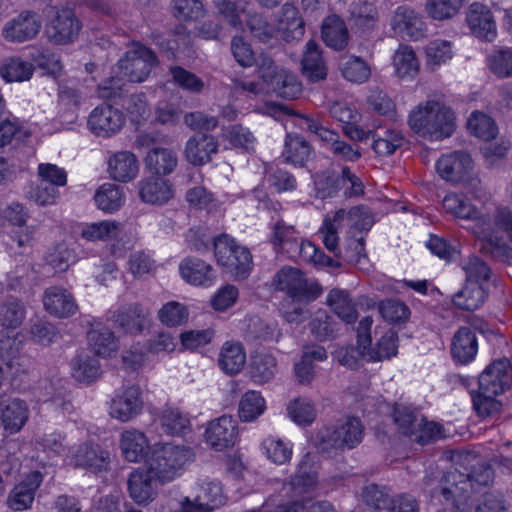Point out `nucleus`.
I'll return each instance as SVG.
<instances>
[{
	"mask_svg": "<svg viewBox=\"0 0 512 512\" xmlns=\"http://www.w3.org/2000/svg\"><path fill=\"white\" fill-rule=\"evenodd\" d=\"M393 420L403 435L413 437L422 426L423 418L419 413L405 405H396L393 410Z\"/></svg>",
	"mask_w": 512,
	"mask_h": 512,
	"instance_id": "09e8293b",
	"label": "nucleus"
},
{
	"mask_svg": "<svg viewBox=\"0 0 512 512\" xmlns=\"http://www.w3.org/2000/svg\"><path fill=\"white\" fill-rule=\"evenodd\" d=\"M478 351L476 334L469 327H460L451 343L452 358L460 364L471 362Z\"/></svg>",
	"mask_w": 512,
	"mask_h": 512,
	"instance_id": "c756f323",
	"label": "nucleus"
},
{
	"mask_svg": "<svg viewBox=\"0 0 512 512\" xmlns=\"http://www.w3.org/2000/svg\"><path fill=\"white\" fill-rule=\"evenodd\" d=\"M143 408L140 388L130 385L119 389L110 404L111 417L128 422L138 416Z\"/></svg>",
	"mask_w": 512,
	"mask_h": 512,
	"instance_id": "2eb2a0df",
	"label": "nucleus"
},
{
	"mask_svg": "<svg viewBox=\"0 0 512 512\" xmlns=\"http://www.w3.org/2000/svg\"><path fill=\"white\" fill-rule=\"evenodd\" d=\"M299 233L293 225H288L283 219H279L272 227L270 242L278 253L291 256L297 249L300 241Z\"/></svg>",
	"mask_w": 512,
	"mask_h": 512,
	"instance_id": "72a5a7b5",
	"label": "nucleus"
},
{
	"mask_svg": "<svg viewBox=\"0 0 512 512\" xmlns=\"http://www.w3.org/2000/svg\"><path fill=\"white\" fill-rule=\"evenodd\" d=\"M289 417L298 425H310L316 419L317 411L313 402L307 398L299 397L287 406Z\"/></svg>",
	"mask_w": 512,
	"mask_h": 512,
	"instance_id": "052dcab7",
	"label": "nucleus"
},
{
	"mask_svg": "<svg viewBox=\"0 0 512 512\" xmlns=\"http://www.w3.org/2000/svg\"><path fill=\"white\" fill-rule=\"evenodd\" d=\"M351 16L355 25L364 31L374 29L379 18L374 4L365 1L352 5Z\"/></svg>",
	"mask_w": 512,
	"mask_h": 512,
	"instance_id": "0e129e2a",
	"label": "nucleus"
},
{
	"mask_svg": "<svg viewBox=\"0 0 512 512\" xmlns=\"http://www.w3.org/2000/svg\"><path fill=\"white\" fill-rule=\"evenodd\" d=\"M41 27L40 15L35 11L24 10L4 24L1 35L8 42L23 43L34 39Z\"/></svg>",
	"mask_w": 512,
	"mask_h": 512,
	"instance_id": "9d476101",
	"label": "nucleus"
},
{
	"mask_svg": "<svg viewBox=\"0 0 512 512\" xmlns=\"http://www.w3.org/2000/svg\"><path fill=\"white\" fill-rule=\"evenodd\" d=\"M141 200L149 204L162 205L174 197V190L168 180L146 178L138 183Z\"/></svg>",
	"mask_w": 512,
	"mask_h": 512,
	"instance_id": "2f4dec72",
	"label": "nucleus"
},
{
	"mask_svg": "<svg viewBox=\"0 0 512 512\" xmlns=\"http://www.w3.org/2000/svg\"><path fill=\"white\" fill-rule=\"evenodd\" d=\"M350 182L351 194H363L364 186L359 177H357L348 167H344L340 175L322 172L315 178V188L317 196L325 199L334 197L341 190V183Z\"/></svg>",
	"mask_w": 512,
	"mask_h": 512,
	"instance_id": "dca6fc26",
	"label": "nucleus"
},
{
	"mask_svg": "<svg viewBox=\"0 0 512 512\" xmlns=\"http://www.w3.org/2000/svg\"><path fill=\"white\" fill-rule=\"evenodd\" d=\"M82 28L74 11L66 8L56 14L46 24L45 34L51 43L65 45L73 42Z\"/></svg>",
	"mask_w": 512,
	"mask_h": 512,
	"instance_id": "1a4fd4ad",
	"label": "nucleus"
},
{
	"mask_svg": "<svg viewBox=\"0 0 512 512\" xmlns=\"http://www.w3.org/2000/svg\"><path fill=\"white\" fill-rule=\"evenodd\" d=\"M397 342V333L394 330L389 329L377 341L375 347L369 348L367 352H363V355L369 361H382L384 359H390L397 354Z\"/></svg>",
	"mask_w": 512,
	"mask_h": 512,
	"instance_id": "864d4df0",
	"label": "nucleus"
},
{
	"mask_svg": "<svg viewBox=\"0 0 512 512\" xmlns=\"http://www.w3.org/2000/svg\"><path fill=\"white\" fill-rule=\"evenodd\" d=\"M120 447L126 460L138 462L147 455L149 443L143 432L131 429L122 433Z\"/></svg>",
	"mask_w": 512,
	"mask_h": 512,
	"instance_id": "c9c22d12",
	"label": "nucleus"
},
{
	"mask_svg": "<svg viewBox=\"0 0 512 512\" xmlns=\"http://www.w3.org/2000/svg\"><path fill=\"white\" fill-rule=\"evenodd\" d=\"M218 151V142L214 136L198 133L186 143L185 156L188 162L195 166H202Z\"/></svg>",
	"mask_w": 512,
	"mask_h": 512,
	"instance_id": "a878e982",
	"label": "nucleus"
},
{
	"mask_svg": "<svg viewBox=\"0 0 512 512\" xmlns=\"http://www.w3.org/2000/svg\"><path fill=\"white\" fill-rule=\"evenodd\" d=\"M29 418L27 404L20 399H13L1 411L3 428L9 434L18 433Z\"/></svg>",
	"mask_w": 512,
	"mask_h": 512,
	"instance_id": "e433bc0d",
	"label": "nucleus"
},
{
	"mask_svg": "<svg viewBox=\"0 0 512 512\" xmlns=\"http://www.w3.org/2000/svg\"><path fill=\"white\" fill-rule=\"evenodd\" d=\"M408 124L419 136L433 140L450 137L456 127L454 112L438 101H427L411 111Z\"/></svg>",
	"mask_w": 512,
	"mask_h": 512,
	"instance_id": "f03ea898",
	"label": "nucleus"
},
{
	"mask_svg": "<svg viewBox=\"0 0 512 512\" xmlns=\"http://www.w3.org/2000/svg\"><path fill=\"white\" fill-rule=\"evenodd\" d=\"M276 357L266 351L255 352L250 359L248 371L251 380L257 385L271 382L277 373Z\"/></svg>",
	"mask_w": 512,
	"mask_h": 512,
	"instance_id": "473e14b6",
	"label": "nucleus"
},
{
	"mask_svg": "<svg viewBox=\"0 0 512 512\" xmlns=\"http://www.w3.org/2000/svg\"><path fill=\"white\" fill-rule=\"evenodd\" d=\"M479 390L490 395H499L512 385V366L507 358L493 361L480 374Z\"/></svg>",
	"mask_w": 512,
	"mask_h": 512,
	"instance_id": "4468645a",
	"label": "nucleus"
},
{
	"mask_svg": "<svg viewBox=\"0 0 512 512\" xmlns=\"http://www.w3.org/2000/svg\"><path fill=\"white\" fill-rule=\"evenodd\" d=\"M342 75L345 79L354 83H364L371 76L369 65L360 57L351 56L341 64Z\"/></svg>",
	"mask_w": 512,
	"mask_h": 512,
	"instance_id": "338daca9",
	"label": "nucleus"
},
{
	"mask_svg": "<svg viewBox=\"0 0 512 512\" xmlns=\"http://www.w3.org/2000/svg\"><path fill=\"white\" fill-rule=\"evenodd\" d=\"M265 410L266 401L259 391L249 390L242 395L239 401L238 414L244 422L256 420Z\"/></svg>",
	"mask_w": 512,
	"mask_h": 512,
	"instance_id": "49530a36",
	"label": "nucleus"
},
{
	"mask_svg": "<svg viewBox=\"0 0 512 512\" xmlns=\"http://www.w3.org/2000/svg\"><path fill=\"white\" fill-rule=\"evenodd\" d=\"M125 124V116L119 109L103 103L95 107L88 117L90 131L99 137L117 134Z\"/></svg>",
	"mask_w": 512,
	"mask_h": 512,
	"instance_id": "ddd939ff",
	"label": "nucleus"
},
{
	"mask_svg": "<svg viewBox=\"0 0 512 512\" xmlns=\"http://www.w3.org/2000/svg\"><path fill=\"white\" fill-rule=\"evenodd\" d=\"M490 71L498 78L512 77V49L494 50L487 58Z\"/></svg>",
	"mask_w": 512,
	"mask_h": 512,
	"instance_id": "69168bd1",
	"label": "nucleus"
},
{
	"mask_svg": "<svg viewBox=\"0 0 512 512\" xmlns=\"http://www.w3.org/2000/svg\"><path fill=\"white\" fill-rule=\"evenodd\" d=\"M467 128L473 135L485 141L495 138L497 134V127L493 119L479 111L470 115Z\"/></svg>",
	"mask_w": 512,
	"mask_h": 512,
	"instance_id": "e2e57ef3",
	"label": "nucleus"
},
{
	"mask_svg": "<svg viewBox=\"0 0 512 512\" xmlns=\"http://www.w3.org/2000/svg\"><path fill=\"white\" fill-rule=\"evenodd\" d=\"M26 316V308L18 299H10L0 306V325L7 330L17 329Z\"/></svg>",
	"mask_w": 512,
	"mask_h": 512,
	"instance_id": "6e6d98bb",
	"label": "nucleus"
},
{
	"mask_svg": "<svg viewBox=\"0 0 512 512\" xmlns=\"http://www.w3.org/2000/svg\"><path fill=\"white\" fill-rule=\"evenodd\" d=\"M161 426L169 435H182L190 430V420L177 408H165L160 416Z\"/></svg>",
	"mask_w": 512,
	"mask_h": 512,
	"instance_id": "13d9d810",
	"label": "nucleus"
},
{
	"mask_svg": "<svg viewBox=\"0 0 512 512\" xmlns=\"http://www.w3.org/2000/svg\"><path fill=\"white\" fill-rule=\"evenodd\" d=\"M214 256L223 272L234 280H245L253 269V256L248 247L228 234H221L213 240Z\"/></svg>",
	"mask_w": 512,
	"mask_h": 512,
	"instance_id": "20e7f679",
	"label": "nucleus"
},
{
	"mask_svg": "<svg viewBox=\"0 0 512 512\" xmlns=\"http://www.w3.org/2000/svg\"><path fill=\"white\" fill-rule=\"evenodd\" d=\"M443 207L455 217L473 222L472 231L483 241L482 250L495 258L508 257L511 254L510 246L493 230L490 216L475 207L465 195L447 194L443 199Z\"/></svg>",
	"mask_w": 512,
	"mask_h": 512,
	"instance_id": "f257e3e1",
	"label": "nucleus"
},
{
	"mask_svg": "<svg viewBox=\"0 0 512 512\" xmlns=\"http://www.w3.org/2000/svg\"><path fill=\"white\" fill-rule=\"evenodd\" d=\"M176 154L168 148H153L146 156V165L148 169L156 175H168L174 171L177 166Z\"/></svg>",
	"mask_w": 512,
	"mask_h": 512,
	"instance_id": "c03bdc74",
	"label": "nucleus"
},
{
	"mask_svg": "<svg viewBox=\"0 0 512 512\" xmlns=\"http://www.w3.org/2000/svg\"><path fill=\"white\" fill-rule=\"evenodd\" d=\"M438 174L451 182H462L469 176L473 169V160L465 151H454L442 155L437 163Z\"/></svg>",
	"mask_w": 512,
	"mask_h": 512,
	"instance_id": "6ab92c4d",
	"label": "nucleus"
},
{
	"mask_svg": "<svg viewBox=\"0 0 512 512\" xmlns=\"http://www.w3.org/2000/svg\"><path fill=\"white\" fill-rule=\"evenodd\" d=\"M396 74L401 78H413L419 71L418 59L411 47L404 45L396 50L393 56Z\"/></svg>",
	"mask_w": 512,
	"mask_h": 512,
	"instance_id": "5fc2aeb1",
	"label": "nucleus"
},
{
	"mask_svg": "<svg viewBox=\"0 0 512 512\" xmlns=\"http://www.w3.org/2000/svg\"><path fill=\"white\" fill-rule=\"evenodd\" d=\"M154 481L156 476L148 469H137L128 478V491L130 497L139 505L148 504L156 496Z\"/></svg>",
	"mask_w": 512,
	"mask_h": 512,
	"instance_id": "393cba45",
	"label": "nucleus"
},
{
	"mask_svg": "<svg viewBox=\"0 0 512 512\" xmlns=\"http://www.w3.org/2000/svg\"><path fill=\"white\" fill-rule=\"evenodd\" d=\"M462 5V0H426L424 10L429 18L444 21L457 15Z\"/></svg>",
	"mask_w": 512,
	"mask_h": 512,
	"instance_id": "4d7b16f0",
	"label": "nucleus"
},
{
	"mask_svg": "<svg viewBox=\"0 0 512 512\" xmlns=\"http://www.w3.org/2000/svg\"><path fill=\"white\" fill-rule=\"evenodd\" d=\"M486 298V292L481 284L468 283L453 297V303L460 309L473 311L480 308Z\"/></svg>",
	"mask_w": 512,
	"mask_h": 512,
	"instance_id": "de8ad7c7",
	"label": "nucleus"
},
{
	"mask_svg": "<svg viewBox=\"0 0 512 512\" xmlns=\"http://www.w3.org/2000/svg\"><path fill=\"white\" fill-rule=\"evenodd\" d=\"M372 138V148L381 157L392 155L404 142L402 133L393 129L376 131L372 134Z\"/></svg>",
	"mask_w": 512,
	"mask_h": 512,
	"instance_id": "603ef678",
	"label": "nucleus"
},
{
	"mask_svg": "<svg viewBox=\"0 0 512 512\" xmlns=\"http://www.w3.org/2000/svg\"><path fill=\"white\" fill-rule=\"evenodd\" d=\"M122 231L120 223L112 220L83 224L80 236L86 241H110L116 239Z\"/></svg>",
	"mask_w": 512,
	"mask_h": 512,
	"instance_id": "58836bf2",
	"label": "nucleus"
},
{
	"mask_svg": "<svg viewBox=\"0 0 512 512\" xmlns=\"http://www.w3.org/2000/svg\"><path fill=\"white\" fill-rule=\"evenodd\" d=\"M327 303L333 312L344 322L354 323L358 313L349 293L341 289H332L327 297Z\"/></svg>",
	"mask_w": 512,
	"mask_h": 512,
	"instance_id": "37998d69",
	"label": "nucleus"
},
{
	"mask_svg": "<svg viewBox=\"0 0 512 512\" xmlns=\"http://www.w3.org/2000/svg\"><path fill=\"white\" fill-rule=\"evenodd\" d=\"M364 215L361 207H353L349 211L338 210L332 219L326 218L319 233L322 235L325 247L336 257L341 258L342 253L338 246V230L342 223L346 221L349 225L364 228V224L359 223V219Z\"/></svg>",
	"mask_w": 512,
	"mask_h": 512,
	"instance_id": "9b49d317",
	"label": "nucleus"
},
{
	"mask_svg": "<svg viewBox=\"0 0 512 512\" xmlns=\"http://www.w3.org/2000/svg\"><path fill=\"white\" fill-rule=\"evenodd\" d=\"M361 499L372 510H386L391 503V496L386 487L374 483L366 485L362 489Z\"/></svg>",
	"mask_w": 512,
	"mask_h": 512,
	"instance_id": "680f3d73",
	"label": "nucleus"
},
{
	"mask_svg": "<svg viewBox=\"0 0 512 512\" xmlns=\"http://www.w3.org/2000/svg\"><path fill=\"white\" fill-rule=\"evenodd\" d=\"M301 63L303 73L312 82L326 78L327 68L321 56L320 47L315 41L310 40L307 42Z\"/></svg>",
	"mask_w": 512,
	"mask_h": 512,
	"instance_id": "4c0bfd02",
	"label": "nucleus"
},
{
	"mask_svg": "<svg viewBox=\"0 0 512 512\" xmlns=\"http://www.w3.org/2000/svg\"><path fill=\"white\" fill-rule=\"evenodd\" d=\"M225 503L221 484L216 480H203L194 501L186 498L182 512H211Z\"/></svg>",
	"mask_w": 512,
	"mask_h": 512,
	"instance_id": "f3484780",
	"label": "nucleus"
},
{
	"mask_svg": "<svg viewBox=\"0 0 512 512\" xmlns=\"http://www.w3.org/2000/svg\"><path fill=\"white\" fill-rule=\"evenodd\" d=\"M88 341L97 357H111L118 350V340L107 327H96L88 332Z\"/></svg>",
	"mask_w": 512,
	"mask_h": 512,
	"instance_id": "a19ab883",
	"label": "nucleus"
},
{
	"mask_svg": "<svg viewBox=\"0 0 512 512\" xmlns=\"http://www.w3.org/2000/svg\"><path fill=\"white\" fill-rule=\"evenodd\" d=\"M270 87L278 96L290 100L296 99L302 92V84L297 76L286 69L282 70Z\"/></svg>",
	"mask_w": 512,
	"mask_h": 512,
	"instance_id": "bf43d9fd",
	"label": "nucleus"
},
{
	"mask_svg": "<svg viewBox=\"0 0 512 512\" xmlns=\"http://www.w3.org/2000/svg\"><path fill=\"white\" fill-rule=\"evenodd\" d=\"M34 65L18 57L7 59L0 68V74L6 82L28 81L34 73Z\"/></svg>",
	"mask_w": 512,
	"mask_h": 512,
	"instance_id": "3c124183",
	"label": "nucleus"
},
{
	"mask_svg": "<svg viewBox=\"0 0 512 512\" xmlns=\"http://www.w3.org/2000/svg\"><path fill=\"white\" fill-rule=\"evenodd\" d=\"M277 30L287 42L299 40L304 35V21L292 3L287 2L282 6L277 19Z\"/></svg>",
	"mask_w": 512,
	"mask_h": 512,
	"instance_id": "7c9ffc66",
	"label": "nucleus"
},
{
	"mask_svg": "<svg viewBox=\"0 0 512 512\" xmlns=\"http://www.w3.org/2000/svg\"><path fill=\"white\" fill-rule=\"evenodd\" d=\"M149 312L138 303L120 307L113 315L114 321L127 334L136 335L143 331Z\"/></svg>",
	"mask_w": 512,
	"mask_h": 512,
	"instance_id": "bb28decb",
	"label": "nucleus"
},
{
	"mask_svg": "<svg viewBox=\"0 0 512 512\" xmlns=\"http://www.w3.org/2000/svg\"><path fill=\"white\" fill-rule=\"evenodd\" d=\"M393 31L408 41H418L426 36L427 25L423 16L408 5L396 8L391 19Z\"/></svg>",
	"mask_w": 512,
	"mask_h": 512,
	"instance_id": "f8f14e48",
	"label": "nucleus"
},
{
	"mask_svg": "<svg viewBox=\"0 0 512 512\" xmlns=\"http://www.w3.org/2000/svg\"><path fill=\"white\" fill-rule=\"evenodd\" d=\"M220 368L229 375L239 373L246 362V353L241 343L226 342L219 355Z\"/></svg>",
	"mask_w": 512,
	"mask_h": 512,
	"instance_id": "79ce46f5",
	"label": "nucleus"
},
{
	"mask_svg": "<svg viewBox=\"0 0 512 512\" xmlns=\"http://www.w3.org/2000/svg\"><path fill=\"white\" fill-rule=\"evenodd\" d=\"M192 459L190 448L166 443L154 450L149 467L157 481L164 484L180 476L185 465Z\"/></svg>",
	"mask_w": 512,
	"mask_h": 512,
	"instance_id": "423d86ee",
	"label": "nucleus"
},
{
	"mask_svg": "<svg viewBox=\"0 0 512 512\" xmlns=\"http://www.w3.org/2000/svg\"><path fill=\"white\" fill-rule=\"evenodd\" d=\"M276 287L294 299L312 301L320 296L322 288L309 284L303 273L292 267L281 269L275 277Z\"/></svg>",
	"mask_w": 512,
	"mask_h": 512,
	"instance_id": "6e6552de",
	"label": "nucleus"
},
{
	"mask_svg": "<svg viewBox=\"0 0 512 512\" xmlns=\"http://www.w3.org/2000/svg\"><path fill=\"white\" fill-rule=\"evenodd\" d=\"M324 43L337 51L344 50L349 43V31L343 19L337 15L325 18L321 26Z\"/></svg>",
	"mask_w": 512,
	"mask_h": 512,
	"instance_id": "f704fd0d",
	"label": "nucleus"
},
{
	"mask_svg": "<svg viewBox=\"0 0 512 512\" xmlns=\"http://www.w3.org/2000/svg\"><path fill=\"white\" fill-rule=\"evenodd\" d=\"M71 376L79 383L91 384L102 374L101 365L96 355L81 352L70 362Z\"/></svg>",
	"mask_w": 512,
	"mask_h": 512,
	"instance_id": "cd10ccee",
	"label": "nucleus"
},
{
	"mask_svg": "<svg viewBox=\"0 0 512 512\" xmlns=\"http://www.w3.org/2000/svg\"><path fill=\"white\" fill-rule=\"evenodd\" d=\"M237 435L236 421L226 415L211 421L205 432L207 443L217 451L232 447Z\"/></svg>",
	"mask_w": 512,
	"mask_h": 512,
	"instance_id": "5701e85b",
	"label": "nucleus"
},
{
	"mask_svg": "<svg viewBox=\"0 0 512 512\" xmlns=\"http://www.w3.org/2000/svg\"><path fill=\"white\" fill-rule=\"evenodd\" d=\"M158 63L155 53L142 44H136L118 61L119 75L130 82H142Z\"/></svg>",
	"mask_w": 512,
	"mask_h": 512,
	"instance_id": "0eeeda50",
	"label": "nucleus"
},
{
	"mask_svg": "<svg viewBox=\"0 0 512 512\" xmlns=\"http://www.w3.org/2000/svg\"><path fill=\"white\" fill-rule=\"evenodd\" d=\"M42 303L48 314L59 319L72 317L78 311L73 294L62 286L47 287L43 292Z\"/></svg>",
	"mask_w": 512,
	"mask_h": 512,
	"instance_id": "a211bd4d",
	"label": "nucleus"
},
{
	"mask_svg": "<svg viewBox=\"0 0 512 512\" xmlns=\"http://www.w3.org/2000/svg\"><path fill=\"white\" fill-rule=\"evenodd\" d=\"M97 207L105 212H115L124 204L125 196L120 186L113 183L101 185L94 196Z\"/></svg>",
	"mask_w": 512,
	"mask_h": 512,
	"instance_id": "a18cd8bd",
	"label": "nucleus"
},
{
	"mask_svg": "<svg viewBox=\"0 0 512 512\" xmlns=\"http://www.w3.org/2000/svg\"><path fill=\"white\" fill-rule=\"evenodd\" d=\"M71 463L92 472L106 471L110 465V454L98 444L83 443L72 451Z\"/></svg>",
	"mask_w": 512,
	"mask_h": 512,
	"instance_id": "4be33fe9",
	"label": "nucleus"
},
{
	"mask_svg": "<svg viewBox=\"0 0 512 512\" xmlns=\"http://www.w3.org/2000/svg\"><path fill=\"white\" fill-rule=\"evenodd\" d=\"M368 107L383 116H393L396 105L393 99L381 88L371 87L366 99Z\"/></svg>",
	"mask_w": 512,
	"mask_h": 512,
	"instance_id": "774afa93",
	"label": "nucleus"
},
{
	"mask_svg": "<svg viewBox=\"0 0 512 512\" xmlns=\"http://www.w3.org/2000/svg\"><path fill=\"white\" fill-rule=\"evenodd\" d=\"M317 483V471L312 456L307 453L298 464L295 475L291 479V485L299 492H304L314 487Z\"/></svg>",
	"mask_w": 512,
	"mask_h": 512,
	"instance_id": "8fccbe9b",
	"label": "nucleus"
},
{
	"mask_svg": "<svg viewBox=\"0 0 512 512\" xmlns=\"http://www.w3.org/2000/svg\"><path fill=\"white\" fill-rule=\"evenodd\" d=\"M493 477V471L488 466H480L467 474L456 468L447 471L441 479L440 493L446 500H451L459 511L471 508L469 499L477 488L487 486Z\"/></svg>",
	"mask_w": 512,
	"mask_h": 512,
	"instance_id": "7ed1b4c3",
	"label": "nucleus"
},
{
	"mask_svg": "<svg viewBox=\"0 0 512 512\" xmlns=\"http://www.w3.org/2000/svg\"><path fill=\"white\" fill-rule=\"evenodd\" d=\"M364 436V427L359 418L347 417L336 425L322 428L317 434V447L330 453L358 446Z\"/></svg>",
	"mask_w": 512,
	"mask_h": 512,
	"instance_id": "39448f33",
	"label": "nucleus"
},
{
	"mask_svg": "<svg viewBox=\"0 0 512 512\" xmlns=\"http://www.w3.org/2000/svg\"><path fill=\"white\" fill-rule=\"evenodd\" d=\"M43 481L39 471L29 473L9 493L7 505L14 511H23L31 507L35 493Z\"/></svg>",
	"mask_w": 512,
	"mask_h": 512,
	"instance_id": "b1692460",
	"label": "nucleus"
},
{
	"mask_svg": "<svg viewBox=\"0 0 512 512\" xmlns=\"http://www.w3.org/2000/svg\"><path fill=\"white\" fill-rule=\"evenodd\" d=\"M312 153L309 142L298 134H287L282 156L287 163L304 166Z\"/></svg>",
	"mask_w": 512,
	"mask_h": 512,
	"instance_id": "ea45409f",
	"label": "nucleus"
},
{
	"mask_svg": "<svg viewBox=\"0 0 512 512\" xmlns=\"http://www.w3.org/2000/svg\"><path fill=\"white\" fill-rule=\"evenodd\" d=\"M471 32L479 39L492 42L497 36V25L490 9L479 2L472 3L466 12Z\"/></svg>",
	"mask_w": 512,
	"mask_h": 512,
	"instance_id": "412c9836",
	"label": "nucleus"
},
{
	"mask_svg": "<svg viewBox=\"0 0 512 512\" xmlns=\"http://www.w3.org/2000/svg\"><path fill=\"white\" fill-rule=\"evenodd\" d=\"M179 273L182 279L190 285L209 287L216 280L214 266L196 256H187L179 264Z\"/></svg>",
	"mask_w": 512,
	"mask_h": 512,
	"instance_id": "aec40b11",
	"label": "nucleus"
},
{
	"mask_svg": "<svg viewBox=\"0 0 512 512\" xmlns=\"http://www.w3.org/2000/svg\"><path fill=\"white\" fill-rule=\"evenodd\" d=\"M110 177L118 182L133 180L139 171V162L132 152L120 151L111 155L107 161Z\"/></svg>",
	"mask_w": 512,
	"mask_h": 512,
	"instance_id": "c85d7f7f",
	"label": "nucleus"
}]
</instances>
